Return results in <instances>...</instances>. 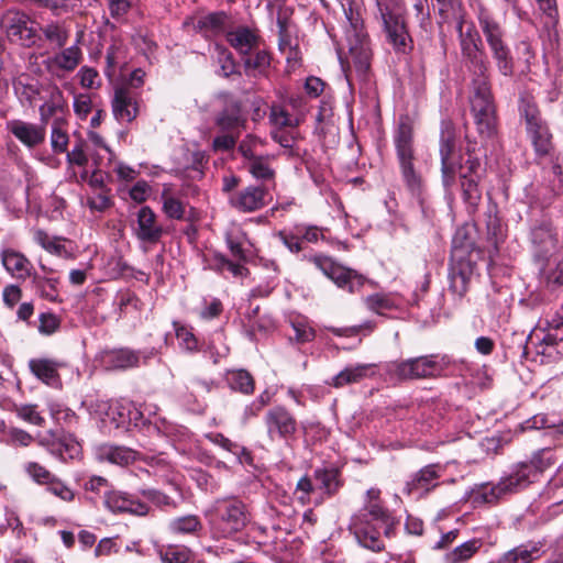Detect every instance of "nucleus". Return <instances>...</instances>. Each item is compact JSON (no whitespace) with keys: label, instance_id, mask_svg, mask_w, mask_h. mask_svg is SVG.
Listing matches in <instances>:
<instances>
[{"label":"nucleus","instance_id":"f257e3e1","mask_svg":"<svg viewBox=\"0 0 563 563\" xmlns=\"http://www.w3.org/2000/svg\"><path fill=\"white\" fill-rule=\"evenodd\" d=\"M346 25L345 36L349 46V63L362 81L369 78L372 47L364 22L353 0L341 2Z\"/></svg>","mask_w":563,"mask_h":563},{"label":"nucleus","instance_id":"f03ea898","mask_svg":"<svg viewBox=\"0 0 563 563\" xmlns=\"http://www.w3.org/2000/svg\"><path fill=\"white\" fill-rule=\"evenodd\" d=\"M478 258L479 251L475 249L474 242L462 231H457L452 240L448 276L449 290L457 299H462L467 292Z\"/></svg>","mask_w":563,"mask_h":563},{"label":"nucleus","instance_id":"7ed1b4c3","mask_svg":"<svg viewBox=\"0 0 563 563\" xmlns=\"http://www.w3.org/2000/svg\"><path fill=\"white\" fill-rule=\"evenodd\" d=\"M552 464V451L543 449L538 451L529 462L518 463L511 473L501 478L499 483L483 493L486 503H494L503 495L516 493L526 488L536 481L539 473L543 472Z\"/></svg>","mask_w":563,"mask_h":563},{"label":"nucleus","instance_id":"20e7f679","mask_svg":"<svg viewBox=\"0 0 563 563\" xmlns=\"http://www.w3.org/2000/svg\"><path fill=\"white\" fill-rule=\"evenodd\" d=\"M207 517L213 533L220 538L241 532L251 520L247 505L235 496L216 499Z\"/></svg>","mask_w":563,"mask_h":563},{"label":"nucleus","instance_id":"39448f33","mask_svg":"<svg viewBox=\"0 0 563 563\" xmlns=\"http://www.w3.org/2000/svg\"><path fill=\"white\" fill-rule=\"evenodd\" d=\"M468 100L478 133L492 137L496 133L497 118L489 73L472 76Z\"/></svg>","mask_w":563,"mask_h":563},{"label":"nucleus","instance_id":"423d86ee","mask_svg":"<svg viewBox=\"0 0 563 563\" xmlns=\"http://www.w3.org/2000/svg\"><path fill=\"white\" fill-rule=\"evenodd\" d=\"M394 144L402 180L411 192L417 194L422 187V176L415 164L413 125L408 115L399 118Z\"/></svg>","mask_w":563,"mask_h":563},{"label":"nucleus","instance_id":"0eeeda50","mask_svg":"<svg viewBox=\"0 0 563 563\" xmlns=\"http://www.w3.org/2000/svg\"><path fill=\"white\" fill-rule=\"evenodd\" d=\"M478 23L498 73L505 77L515 74V59L507 41L506 30L487 12L482 11Z\"/></svg>","mask_w":563,"mask_h":563},{"label":"nucleus","instance_id":"6e6552de","mask_svg":"<svg viewBox=\"0 0 563 563\" xmlns=\"http://www.w3.org/2000/svg\"><path fill=\"white\" fill-rule=\"evenodd\" d=\"M378 12L383 21L386 41L397 54H407L412 49V38L405 19L396 10L393 0H377Z\"/></svg>","mask_w":563,"mask_h":563},{"label":"nucleus","instance_id":"1a4fd4ad","mask_svg":"<svg viewBox=\"0 0 563 563\" xmlns=\"http://www.w3.org/2000/svg\"><path fill=\"white\" fill-rule=\"evenodd\" d=\"M461 55L471 76L489 73L490 63L483 48L482 38L473 24L464 30V22L457 23Z\"/></svg>","mask_w":563,"mask_h":563},{"label":"nucleus","instance_id":"9d476101","mask_svg":"<svg viewBox=\"0 0 563 563\" xmlns=\"http://www.w3.org/2000/svg\"><path fill=\"white\" fill-rule=\"evenodd\" d=\"M526 132L538 156H547L552 150V134L534 101L522 99L519 108Z\"/></svg>","mask_w":563,"mask_h":563},{"label":"nucleus","instance_id":"9b49d317","mask_svg":"<svg viewBox=\"0 0 563 563\" xmlns=\"http://www.w3.org/2000/svg\"><path fill=\"white\" fill-rule=\"evenodd\" d=\"M0 29L9 42L23 47H32L40 40L34 21L18 9H8L0 16Z\"/></svg>","mask_w":563,"mask_h":563},{"label":"nucleus","instance_id":"f8f14e48","mask_svg":"<svg viewBox=\"0 0 563 563\" xmlns=\"http://www.w3.org/2000/svg\"><path fill=\"white\" fill-rule=\"evenodd\" d=\"M473 152L474 147L468 145L466 148L467 159L464 164L459 162L457 165V168L462 170L460 176L462 198L470 214H473L477 211L482 200L479 181L484 174V168L482 167L481 161L478 157L473 155Z\"/></svg>","mask_w":563,"mask_h":563},{"label":"nucleus","instance_id":"ddd939ff","mask_svg":"<svg viewBox=\"0 0 563 563\" xmlns=\"http://www.w3.org/2000/svg\"><path fill=\"white\" fill-rule=\"evenodd\" d=\"M444 366L434 355L391 362L387 365V374L398 380H413L440 376Z\"/></svg>","mask_w":563,"mask_h":563},{"label":"nucleus","instance_id":"4468645a","mask_svg":"<svg viewBox=\"0 0 563 563\" xmlns=\"http://www.w3.org/2000/svg\"><path fill=\"white\" fill-rule=\"evenodd\" d=\"M307 261L313 264L324 276L331 279L339 288L354 291V287H361L364 277L356 271L345 267L324 254L306 256Z\"/></svg>","mask_w":563,"mask_h":563},{"label":"nucleus","instance_id":"2eb2a0df","mask_svg":"<svg viewBox=\"0 0 563 563\" xmlns=\"http://www.w3.org/2000/svg\"><path fill=\"white\" fill-rule=\"evenodd\" d=\"M92 408L104 427L114 429H126L132 421L136 422L142 417V413L128 400H97Z\"/></svg>","mask_w":563,"mask_h":563},{"label":"nucleus","instance_id":"dca6fc26","mask_svg":"<svg viewBox=\"0 0 563 563\" xmlns=\"http://www.w3.org/2000/svg\"><path fill=\"white\" fill-rule=\"evenodd\" d=\"M264 424L271 441L286 443L295 438L298 429L295 416L283 406L268 409L264 416Z\"/></svg>","mask_w":563,"mask_h":563},{"label":"nucleus","instance_id":"f3484780","mask_svg":"<svg viewBox=\"0 0 563 563\" xmlns=\"http://www.w3.org/2000/svg\"><path fill=\"white\" fill-rule=\"evenodd\" d=\"M529 241L531 252L537 261L545 262L559 246V238L551 221L542 220L531 227Z\"/></svg>","mask_w":563,"mask_h":563},{"label":"nucleus","instance_id":"a211bd4d","mask_svg":"<svg viewBox=\"0 0 563 563\" xmlns=\"http://www.w3.org/2000/svg\"><path fill=\"white\" fill-rule=\"evenodd\" d=\"M131 230L137 241L148 245L159 243L165 234V230L158 222L156 213L148 206H142L135 212Z\"/></svg>","mask_w":563,"mask_h":563},{"label":"nucleus","instance_id":"6ab92c4d","mask_svg":"<svg viewBox=\"0 0 563 563\" xmlns=\"http://www.w3.org/2000/svg\"><path fill=\"white\" fill-rule=\"evenodd\" d=\"M443 467L439 464H430L413 473L404 487L407 495L421 498L439 486Z\"/></svg>","mask_w":563,"mask_h":563},{"label":"nucleus","instance_id":"aec40b11","mask_svg":"<svg viewBox=\"0 0 563 563\" xmlns=\"http://www.w3.org/2000/svg\"><path fill=\"white\" fill-rule=\"evenodd\" d=\"M81 60V49L77 45L64 48L62 52L45 60L47 71L55 78L62 79L74 71Z\"/></svg>","mask_w":563,"mask_h":563},{"label":"nucleus","instance_id":"412c9836","mask_svg":"<svg viewBox=\"0 0 563 563\" xmlns=\"http://www.w3.org/2000/svg\"><path fill=\"white\" fill-rule=\"evenodd\" d=\"M268 188L265 185H251L238 191L230 199L232 207L242 212L262 209L267 200Z\"/></svg>","mask_w":563,"mask_h":563},{"label":"nucleus","instance_id":"4be33fe9","mask_svg":"<svg viewBox=\"0 0 563 563\" xmlns=\"http://www.w3.org/2000/svg\"><path fill=\"white\" fill-rule=\"evenodd\" d=\"M230 16L224 11L210 12L192 19V27L205 38L212 40L227 34Z\"/></svg>","mask_w":563,"mask_h":563},{"label":"nucleus","instance_id":"5701e85b","mask_svg":"<svg viewBox=\"0 0 563 563\" xmlns=\"http://www.w3.org/2000/svg\"><path fill=\"white\" fill-rule=\"evenodd\" d=\"M112 112L121 122H132L139 114L137 95L126 86L114 90L112 98Z\"/></svg>","mask_w":563,"mask_h":563},{"label":"nucleus","instance_id":"b1692460","mask_svg":"<svg viewBox=\"0 0 563 563\" xmlns=\"http://www.w3.org/2000/svg\"><path fill=\"white\" fill-rule=\"evenodd\" d=\"M7 129L23 145L29 148L36 147L45 141L46 129L22 120H11L7 123Z\"/></svg>","mask_w":563,"mask_h":563},{"label":"nucleus","instance_id":"393cba45","mask_svg":"<svg viewBox=\"0 0 563 563\" xmlns=\"http://www.w3.org/2000/svg\"><path fill=\"white\" fill-rule=\"evenodd\" d=\"M246 119L242 114L241 107L238 102L228 103L214 118V124L222 132H231L241 134L244 130Z\"/></svg>","mask_w":563,"mask_h":563},{"label":"nucleus","instance_id":"a878e982","mask_svg":"<svg viewBox=\"0 0 563 563\" xmlns=\"http://www.w3.org/2000/svg\"><path fill=\"white\" fill-rule=\"evenodd\" d=\"M225 38L231 47L241 55H249L258 43V36L255 31L243 25L233 30L228 29Z\"/></svg>","mask_w":563,"mask_h":563},{"label":"nucleus","instance_id":"bb28decb","mask_svg":"<svg viewBox=\"0 0 563 563\" xmlns=\"http://www.w3.org/2000/svg\"><path fill=\"white\" fill-rule=\"evenodd\" d=\"M1 261L5 271L16 279H26L31 275L32 264L20 252L5 249L1 252Z\"/></svg>","mask_w":563,"mask_h":563},{"label":"nucleus","instance_id":"cd10ccee","mask_svg":"<svg viewBox=\"0 0 563 563\" xmlns=\"http://www.w3.org/2000/svg\"><path fill=\"white\" fill-rule=\"evenodd\" d=\"M60 363L51 358H32L29 361L31 373L46 385L54 386L59 380Z\"/></svg>","mask_w":563,"mask_h":563},{"label":"nucleus","instance_id":"c85d7f7f","mask_svg":"<svg viewBox=\"0 0 563 563\" xmlns=\"http://www.w3.org/2000/svg\"><path fill=\"white\" fill-rule=\"evenodd\" d=\"M101 360L107 369H126L137 365L139 355L129 349H118L106 351Z\"/></svg>","mask_w":563,"mask_h":563},{"label":"nucleus","instance_id":"c756f323","mask_svg":"<svg viewBox=\"0 0 563 563\" xmlns=\"http://www.w3.org/2000/svg\"><path fill=\"white\" fill-rule=\"evenodd\" d=\"M373 369V364H357L355 366L345 367L332 378L331 385L335 388H340L345 385L358 383L365 377L374 375Z\"/></svg>","mask_w":563,"mask_h":563},{"label":"nucleus","instance_id":"7c9ffc66","mask_svg":"<svg viewBox=\"0 0 563 563\" xmlns=\"http://www.w3.org/2000/svg\"><path fill=\"white\" fill-rule=\"evenodd\" d=\"M561 342H563V325L556 324L543 334L538 347V353L543 357L555 360L562 354L559 350Z\"/></svg>","mask_w":563,"mask_h":563},{"label":"nucleus","instance_id":"2f4dec72","mask_svg":"<svg viewBox=\"0 0 563 563\" xmlns=\"http://www.w3.org/2000/svg\"><path fill=\"white\" fill-rule=\"evenodd\" d=\"M167 529L173 534L197 536L202 530V522L197 515H185L170 519Z\"/></svg>","mask_w":563,"mask_h":563},{"label":"nucleus","instance_id":"473e14b6","mask_svg":"<svg viewBox=\"0 0 563 563\" xmlns=\"http://www.w3.org/2000/svg\"><path fill=\"white\" fill-rule=\"evenodd\" d=\"M313 476L319 482L320 488L329 497L335 495L343 486L341 473L338 468H317Z\"/></svg>","mask_w":563,"mask_h":563},{"label":"nucleus","instance_id":"72a5a7b5","mask_svg":"<svg viewBox=\"0 0 563 563\" xmlns=\"http://www.w3.org/2000/svg\"><path fill=\"white\" fill-rule=\"evenodd\" d=\"M378 529L380 528L377 525L372 527L369 523H366L365 526L356 527L354 534L362 547L374 552H379L384 549L385 545L380 539Z\"/></svg>","mask_w":563,"mask_h":563},{"label":"nucleus","instance_id":"f704fd0d","mask_svg":"<svg viewBox=\"0 0 563 563\" xmlns=\"http://www.w3.org/2000/svg\"><path fill=\"white\" fill-rule=\"evenodd\" d=\"M243 59L244 71L247 76H265L271 67V55L268 52L262 49L254 53V55Z\"/></svg>","mask_w":563,"mask_h":563},{"label":"nucleus","instance_id":"c9c22d12","mask_svg":"<svg viewBox=\"0 0 563 563\" xmlns=\"http://www.w3.org/2000/svg\"><path fill=\"white\" fill-rule=\"evenodd\" d=\"M98 457L120 466L129 465L135 459V452L122 446L104 445L98 451Z\"/></svg>","mask_w":563,"mask_h":563},{"label":"nucleus","instance_id":"e433bc0d","mask_svg":"<svg viewBox=\"0 0 563 563\" xmlns=\"http://www.w3.org/2000/svg\"><path fill=\"white\" fill-rule=\"evenodd\" d=\"M440 158L441 165L459 164L455 158V132L450 125L441 130L440 135Z\"/></svg>","mask_w":563,"mask_h":563},{"label":"nucleus","instance_id":"4c0bfd02","mask_svg":"<svg viewBox=\"0 0 563 563\" xmlns=\"http://www.w3.org/2000/svg\"><path fill=\"white\" fill-rule=\"evenodd\" d=\"M44 38L58 48L64 47L69 38V29L65 22L52 21L41 27Z\"/></svg>","mask_w":563,"mask_h":563},{"label":"nucleus","instance_id":"58836bf2","mask_svg":"<svg viewBox=\"0 0 563 563\" xmlns=\"http://www.w3.org/2000/svg\"><path fill=\"white\" fill-rule=\"evenodd\" d=\"M247 169L250 174L261 181H274L275 170L269 164L268 156H256L252 157L247 163Z\"/></svg>","mask_w":563,"mask_h":563},{"label":"nucleus","instance_id":"ea45409f","mask_svg":"<svg viewBox=\"0 0 563 563\" xmlns=\"http://www.w3.org/2000/svg\"><path fill=\"white\" fill-rule=\"evenodd\" d=\"M363 511L362 516L366 518V523H369V520L374 521L379 528H384L385 533H388L390 516L379 501L365 504Z\"/></svg>","mask_w":563,"mask_h":563},{"label":"nucleus","instance_id":"a19ab883","mask_svg":"<svg viewBox=\"0 0 563 563\" xmlns=\"http://www.w3.org/2000/svg\"><path fill=\"white\" fill-rule=\"evenodd\" d=\"M133 495L119 490H110L104 494V506L112 514H128Z\"/></svg>","mask_w":563,"mask_h":563},{"label":"nucleus","instance_id":"79ce46f5","mask_svg":"<svg viewBox=\"0 0 563 563\" xmlns=\"http://www.w3.org/2000/svg\"><path fill=\"white\" fill-rule=\"evenodd\" d=\"M483 545L479 539H472L456 547L453 551L446 553L448 563H461L471 559Z\"/></svg>","mask_w":563,"mask_h":563},{"label":"nucleus","instance_id":"37998d69","mask_svg":"<svg viewBox=\"0 0 563 563\" xmlns=\"http://www.w3.org/2000/svg\"><path fill=\"white\" fill-rule=\"evenodd\" d=\"M487 239L497 246L504 239V228L497 216V206L489 205L486 212Z\"/></svg>","mask_w":563,"mask_h":563},{"label":"nucleus","instance_id":"c03bdc74","mask_svg":"<svg viewBox=\"0 0 563 563\" xmlns=\"http://www.w3.org/2000/svg\"><path fill=\"white\" fill-rule=\"evenodd\" d=\"M227 380L231 389L250 395L254 391V379L244 369H236L228 373Z\"/></svg>","mask_w":563,"mask_h":563},{"label":"nucleus","instance_id":"a18cd8bd","mask_svg":"<svg viewBox=\"0 0 563 563\" xmlns=\"http://www.w3.org/2000/svg\"><path fill=\"white\" fill-rule=\"evenodd\" d=\"M163 211L168 219L181 220L185 216V205L172 195L169 188H164L161 195Z\"/></svg>","mask_w":563,"mask_h":563},{"label":"nucleus","instance_id":"49530a36","mask_svg":"<svg viewBox=\"0 0 563 563\" xmlns=\"http://www.w3.org/2000/svg\"><path fill=\"white\" fill-rule=\"evenodd\" d=\"M80 444L71 438H59L56 445L52 448V454L63 461L73 460L80 454Z\"/></svg>","mask_w":563,"mask_h":563},{"label":"nucleus","instance_id":"de8ad7c7","mask_svg":"<svg viewBox=\"0 0 563 563\" xmlns=\"http://www.w3.org/2000/svg\"><path fill=\"white\" fill-rule=\"evenodd\" d=\"M173 327L175 330L176 338L183 350L190 353L198 352L200 350L198 339L195 336L191 329L187 328L186 325L181 324L178 321H174Z\"/></svg>","mask_w":563,"mask_h":563},{"label":"nucleus","instance_id":"09e8293b","mask_svg":"<svg viewBox=\"0 0 563 563\" xmlns=\"http://www.w3.org/2000/svg\"><path fill=\"white\" fill-rule=\"evenodd\" d=\"M218 51V62L220 64L221 75L224 78H230L232 76H241V71L239 69V65L235 62L232 53L225 48L224 46L217 45Z\"/></svg>","mask_w":563,"mask_h":563},{"label":"nucleus","instance_id":"8fccbe9b","mask_svg":"<svg viewBox=\"0 0 563 563\" xmlns=\"http://www.w3.org/2000/svg\"><path fill=\"white\" fill-rule=\"evenodd\" d=\"M164 563H187L191 559V551L184 545H168L159 551Z\"/></svg>","mask_w":563,"mask_h":563},{"label":"nucleus","instance_id":"3c124183","mask_svg":"<svg viewBox=\"0 0 563 563\" xmlns=\"http://www.w3.org/2000/svg\"><path fill=\"white\" fill-rule=\"evenodd\" d=\"M24 472L32 481L38 485L46 486L51 479L55 476L49 470L37 462H26L23 466Z\"/></svg>","mask_w":563,"mask_h":563},{"label":"nucleus","instance_id":"603ef678","mask_svg":"<svg viewBox=\"0 0 563 563\" xmlns=\"http://www.w3.org/2000/svg\"><path fill=\"white\" fill-rule=\"evenodd\" d=\"M48 409H49L51 417L57 423L70 427L77 422L78 418H77L76 413L71 409L65 407L62 404L51 402L48 405Z\"/></svg>","mask_w":563,"mask_h":563},{"label":"nucleus","instance_id":"864d4df0","mask_svg":"<svg viewBox=\"0 0 563 563\" xmlns=\"http://www.w3.org/2000/svg\"><path fill=\"white\" fill-rule=\"evenodd\" d=\"M36 405H20L15 406L16 416L23 421L42 427L45 423L44 417L37 411Z\"/></svg>","mask_w":563,"mask_h":563},{"label":"nucleus","instance_id":"5fc2aeb1","mask_svg":"<svg viewBox=\"0 0 563 563\" xmlns=\"http://www.w3.org/2000/svg\"><path fill=\"white\" fill-rule=\"evenodd\" d=\"M46 489L63 501L70 503L75 499L74 490L56 475L48 482Z\"/></svg>","mask_w":563,"mask_h":563},{"label":"nucleus","instance_id":"6e6d98bb","mask_svg":"<svg viewBox=\"0 0 563 563\" xmlns=\"http://www.w3.org/2000/svg\"><path fill=\"white\" fill-rule=\"evenodd\" d=\"M365 303L369 310L378 314H383L384 311L395 308L394 301L387 295L383 294L367 296L365 298Z\"/></svg>","mask_w":563,"mask_h":563},{"label":"nucleus","instance_id":"4d7b16f0","mask_svg":"<svg viewBox=\"0 0 563 563\" xmlns=\"http://www.w3.org/2000/svg\"><path fill=\"white\" fill-rule=\"evenodd\" d=\"M271 122L278 126V129L285 126H297L299 124V120L290 115L284 108L279 106L272 107L269 114Z\"/></svg>","mask_w":563,"mask_h":563},{"label":"nucleus","instance_id":"13d9d810","mask_svg":"<svg viewBox=\"0 0 563 563\" xmlns=\"http://www.w3.org/2000/svg\"><path fill=\"white\" fill-rule=\"evenodd\" d=\"M69 137L66 131L60 128L59 121H55L52 126L51 145L55 153L67 152Z\"/></svg>","mask_w":563,"mask_h":563},{"label":"nucleus","instance_id":"bf43d9fd","mask_svg":"<svg viewBox=\"0 0 563 563\" xmlns=\"http://www.w3.org/2000/svg\"><path fill=\"white\" fill-rule=\"evenodd\" d=\"M142 496L148 499L151 503L156 505L159 508H176V503L168 495L153 488L142 489Z\"/></svg>","mask_w":563,"mask_h":563},{"label":"nucleus","instance_id":"052dcab7","mask_svg":"<svg viewBox=\"0 0 563 563\" xmlns=\"http://www.w3.org/2000/svg\"><path fill=\"white\" fill-rule=\"evenodd\" d=\"M532 552L526 548H516L508 551L498 563H531Z\"/></svg>","mask_w":563,"mask_h":563},{"label":"nucleus","instance_id":"680f3d73","mask_svg":"<svg viewBox=\"0 0 563 563\" xmlns=\"http://www.w3.org/2000/svg\"><path fill=\"white\" fill-rule=\"evenodd\" d=\"M86 143L79 140L70 152H67V162L70 165L84 167L88 164V156L86 154Z\"/></svg>","mask_w":563,"mask_h":563},{"label":"nucleus","instance_id":"e2e57ef3","mask_svg":"<svg viewBox=\"0 0 563 563\" xmlns=\"http://www.w3.org/2000/svg\"><path fill=\"white\" fill-rule=\"evenodd\" d=\"M295 230L300 234L302 241L309 243H317L324 238L323 229L317 225L297 224L295 225Z\"/></svg>","mask_w":563,"mask_h":563},{"label":"nucleus","instance_id":"0e129e2a","mask_svg":"<svg viewBox=\"0 0 563 563\" xmlns=\"http://www.w3.org/2000/svg\"><path fill=\"white\" fill-rule=\"evenodd\" d=\"M239 136L236 133L223 132L213 139L212 147L214 151H231L235 147Z\"/></svg>","mask_w":563,"mask_h":563},{"label":"nucleus","instance_id":"69168bd1","mask_svg":"<svg viewBox=\"0 0 563 563\" xmlns=\"http://www.w3.org/2000/svg\"><path fill=\"white\" fill-rule=\"evenodd\" d=\"M34 283L36 284L42 297L51 301H55L57 299L56 279L35 277Z\"/></svg>","mask_w":563,"mask_h":563},{"label":"nucleus","instance_id":"338daca9","mask_svg":"<svg viewBox=\"0 0 563 563\" xmlns=\"http://www.w3.org/2000/svg\"><path fill=\"white\" fill-rule=\"evenodd\" d=\"M279 239L283 244L291 252L299 253L302 251V239L299 233L294 229L291 232L287 233L285 231H280L278 233Z\"/></svg>","mask_w":563,"mask_h":563},{"label":"nucleus","instance_id":"774afa93","mask_svg":"<svg viewBox=\"0 0 563 563\" xmlns=\"http://www.w3.org/2000/svg\"><path fill=\"white\" fill-rule=\"evenodd\" d=\"M373 321H366L362 324L349 327V328H332L331 332L336 336H352L357 335L362 331L372 332L375 329Z\"/></svg>","mask_w":563,"mask_h":563}]
</instances>
